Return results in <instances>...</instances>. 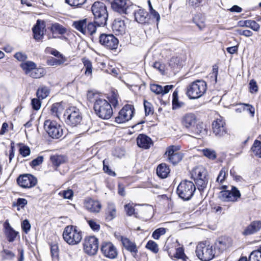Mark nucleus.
Masks as SVG:
<instances>
[{"instance_id": "obj_54", "label": "nucleus", "mask_w": 261, "mask_h": 261, "mask_svg": "<svg viewBox=\"0 0 261 261\" xmlns=\"http://www.w3.org/2000/svg\"><path fill=\"white\" fill-rule=\"evenodd\" d=\"M176 257L182 259L183 261H187L188 257L185 255L182 248H178L176 251Z\"/></svg>"}, {"instance_id": "obj_15", "label": "nucleus", "mask_w": 261, "mask_h": 261, "mask_svg": "<svg viewBox=\"0 0 261 261\" xmlns=\"http://www.w3.org/2000/svg\"><path fill=\"white\" fill-rule=\"evenodd\" d=\"M100 249L103 255L110 259H115L118 255L116 247L110 242H103Z\"/></svg>"}, {"instance_id": "obj_42", "label": "nucleus", "mask_w": 261, "mask_h": 261, "mask_svg": "<svg viewBox=\"0 0 261 261\" xmlns=\"http://www.w3.org/2000/svg\"><path fill=\"white\" fill-rule=\"evenodd\" d=\"M63 110L62 105L60 103H55L51 107L50 112L53 115L57 117H59V115Z\"/></svg>"}, {"instance_id": "obj_58", "label": "nucleus", "mask_w": 261, "mask_h": 261, "mask_svg": "<svg viewBox=\"0 0 261 261\" xmlns=\"http://www.w3.org/2000/svg\"><path fill=\"white\" fill-rule=\"evenodd\" d=\"M19 153L23 156L26 157L30 155L31 150L30 148L27 146H22L19 148Z\"/></svg>"}, {"instance_id": "obj_51", "label": "nucleus", "mask_w": 261, "mask_h": 261, "mask_svg": "<svg viewBox=\"0 0 261 261\" xmlns=\"http://www.w3.org/2000/svg\"><path fill=\"white\" fill-rule=\"evenodd\" d=\"M87 0H65V2L70 6L75 7H80L84 4Z\"/></svg>"}, {"instance_id": "obj_38", "label": "nucleus", "mask_w": 261, "mask_h": 261, "mask_svg": "<svg viewBox=\"0 0 261 261\" xmlns=\"http://www.w3.org/2000/svg\"><path fill=\"white\" fill-rule=\"evenodd\" d=\"M49 93V89L46 86H42L38 88L36 95L38 98L44 99L48 95Z\"/></svg>"}, {"instance_id": "obj_47", "label": "nucleus", "mask_w": 261, "mask_h": 261, "mask_svg": "<svg viewBox=\"0 0 261 261\" xmlns=\"http://www.w3.org/2000/svg\"><path fill=\"white\" fill-rule=\"evenodd\" d=\"M33 78L38 79L43 76L44 70L43 68H37L36 67L29 74Z\"/></svg>"}, {"instance_id": "obj_64", "label": "nucleus", "mask_w": 261, "mask_h": 261, "mask_svg": "<svg viewBox=\"0 0 261 261\" xmlns=\"http://www.w3.org/2000/svg\"><path fill=\"white\" fill-rule=\"evenodd\" d=\"M249 90L251 93H256L258 91V86L254 80H251L249 82Z\"/></svg>"}, {"instance_id": "obj_14", "label": "nucleus", "mask_w": 261, "mask_h": 261, "mask_svg": "<svg viewBox=\"0 0 261 261\" xmlns=\"http://www.w3.org/2000/svg\"><path fill=\"white\" fill-rule=\"evenodd\" d=\"M99 42L110 49H116L118 44V40L112 34H101L99 36Z\"/></svg>"}, {"instance_id": "obj_52", "label": "nucleus", "mask_w": 261, "mask_h": 261, "mask_svg": "<svg viewBox=\"0 0 261 261\" xmlns=\"http://www.w3.org/2000/svg\"><path fill=\"white\" fill-rule=\"evenodd\" d=\"M146 247L152 251L153 253H157L159 251L158 246L157 244L151 240L148 242L146 245Z\"/></svg>"}, {"instance_id": "obj_19", "label": "nucleus", "mask_w": 261, "mask_h": 261, "mask_svg": "<svg viewBox=\"0 0 261 261\" xmlns=\"http://www.w3.org/2000/svg\"><path fill=\"white\" fill-rule=\"evenodd\" d=\"M131 13L134 14L135 20L139 23H146L149 20L148 14L144 9H140L136 6Z\"/></svg>"}, {"instance_id": "obj_23", "label": "nucleus", "mask_w": 261, "mask_h": 261, "mask_svg": "<svg viewBox=\"0 0 261 261\" xmlns=\"http://www.w3.org/2000/svg\"><path fill=\"white\" fill-rule=\"evenodd\" d=\"M206 170L202 166H198L194 168L191 172V177L195 181V184L197 186V183L202 182L203 180H200V176L204 177L205 174H206Z\"/></svg>"}, {"instance_id": "obj_18", "label": "nucleus", "mask_w": 261, "mask_h": 261, "mask_svg": "<svg viewBox=\"0 0 261 261\" xmlns=\"http://www.w3.org/2000/svg\"><path fill=\"white\" fill-rule=\"evenodd\" d=\"M196 122L197 117L193 113H187L184 115L181 118L182 125L187 129L194 127Z\"/></svg>"}, {"instance_id": "obj_7", "label": "nucleus", "mask_w": 261, "mask_h": 261, "mask_svg": "<svg viewBox=\"0 0 261 261\" xmlns=\"http://www.w3.org/2000/svg\"><path fill=\"white\" fill-rule=\"evenodd\" d=\"M82 115L80 110L75 107H70L66 109L64 114V121L66 124L72 127L80 124L82 120Z\"/></svg>"}, {"instance_id": "obj_45", "label": "nucleus", "mask_w": 261, "mask_h": 261, "mask_svg": "<svg viewBox=\"0 0 261 261\" xmlns=\"http://www.w3.org/2000/svg\"><path fill=\"white\" fill-rule=\"evenodd\" d=\"M169 65L172 68H180L182 65V60L178 57H172L169 62Z\"/></svg>"}, {"instance_id": "obj_57", "label": "nucleus", "mask_w": 261, "mask_h": 261, "mask_svg": "<svg viewBox=\"0 0 261 261\" xmlns=\"http://www.w3.org/2000/svg\"><path fill=\"white\" fill-rule=\"evenodd\" d=\"M227 170L225 168H223L219 172V174L217 177V181L222 183L225 179L226 174Z\"/></svg>"}, {"instance_id": "obj_36", "label": "nucleus", "mask_w": 261, "mask_h": 261, "mask_svg": "<svg viewBox=\"0 0 261 261\" xmlns=\"http://www.w3.org/2000/svg\"><path fill=\"white\" fill-rule=\"evenodd\" d=\"M193 22L200 30L205 27V18L200 14L197 15L193 18Z\"/></svg>"}, {"instance_id": "obj_53", "label": "nucleus", "mask_w": 261, "mask_h": 261, "mask_svg": "<svg viewBox=\"0 0 261 261\" xmlns=\"http://www.w3.org/2000/svg\"><path fill=\"white\" fill-rule=\"evenodd\" d=\"M109 162L106 159L103 161V169L105 172L107 173L110 175L115 176L116 173L113 171L111 169L109 168L108 166Z\"/></svg>"}, {"instance_id": "obj_62", "label": "nucleus", "mask_w": 261, "mask_h": 261, "mask_svg": "<svg viewBox=\"0 0 261 261\" xmlns=\"http://www.w3.org/2000/svg\"><path fill=\"white\" fill-rule=\"evenodd\" d=\"M124 209L127 215L128 216H131L135 214V208L132 204L128 203L125 204Z\"/></svg>"}, {"instance_id": "obj_32", "label": "nucleus", "mask_w": 261, "mask_h": 261, "mask_svg": "<svg viewBox=\"0 0 261 261\" xmlns=\"http://www.w3.org/2000/svg\"><path fill=\"white\" fill-rule=\"evenodd\" d=\"M97 27H98L95 22V20L93 22H89L88 24L86 23L85 30H84V35H90L93 37L94 34L96 33Z\"/></svg>"}, {"instance_id": "obj_17", "label": "nucleus", "mask_w": 261, "mask_h": 261, "mask_svg": "<svg viewBox=\"0 0 261 261\" xmlns=\"http://www.w3.org/2000/svg\"><path fill=\"white\" fill-rule=\"evenodd\" d=\"M178 149L177 147L171 146L167 148L165 152V154L168 156L169 161L173 165L177 164L182 158L181 153L177 151Z\"/></svg>"}, {"instance_id": "obj_11", "label": "nucleus", "mask_w": 261, "mask_h": 261, "mask_svg": "<svg viewBox=\"0 0 261 261\" xmlns=\"http://www.w3.org/2000/svg\"><path fill=\"white\" fill-rule=\"evenodd\" d=\"M85 252L90 255L96 254L98 249V241L94 236H89L85 238L84 243Z\"/></svg>"}, {"instance_id": "obj_22", "label": "nucleus", "mask_w": 261, "mask_h": 261, "mask_svg": "<svg viewBox=\"0 0 261 261\" xmlns=\"http://www.w3.org/2000/svg\"><path fill=\"white\" fill-rule=\"evenodd\" d=\"M231 245L230 239L225 238H221L217 240L215 243V250H218L219 253L226 250Z\"/></svg>"}, {"instance_id": "obj_8", "label": "nucleus", "mask_w": 261, "mask_h": 261, "mask_svg": "<svg viewBox=\"0 0 261 261\" xmlns=\"http://www.w3.org/2000/svg\"><path fill=\"white\" fill-rule=\"evenodd\" d=\"M44 128L48 136L53 139H59L63 135L62 126L56 121L46 120L44 122Z\"/></svg>"}, {"instance_id": "obj_21", "label": "nucleus", "mask_w": 261, "mask_h": 261, "mask_svg": "<svg viewBox=\"0 0 261 261\" xmlns=\"http://www.w3.org/2000/svg\"><path fill=\"white\" fill-rule=\"evenodd\" d=\"M261 229V221H254L252 222L244 229L242 232L244 236H249L256 233Z\"/></svg>"}, {"instance_id": "obj_2", "label": "nucleus", "mask_w": 261, "mask_h": 261, "mask_svg": "<svg viewBox=\"0 0 261 261\" xmlns=\"http://www.w3.org/2000/svg\"><path fill=\"white\" fill-rule=\"evenodd\" d=\"M94 109L96 115L103 119H110L113 114L111 105L103 98H99L95 100Z\"/></svg>"}, {"instance_id": "obj_60", "label": "nucleus", "mask_w": 261, "mask_h": 261, "mask_svg": "<svg viewBox=\"0 0 261 261\" xmlns=\"http://www.w3.org/2000/svg\"><path fill=\"white\" fill-rule=\"evenodd\" d=\"M150 90L151 91L156 94H161L162 91V86L156 85V84H152L150 85Z\"/></svg>"}, {"instance_id": "obj_16", "label": "nucleus", "mask_w": 261, "mask_h": 261, "mask_svg": "<svg viewBox=\"0 0 261 261\" xmlns=\"http://www.w3.org/2000/svg\"><path fill=\"white\" fill-rule=\"evenodd\" d=\"M221 199L225 201L235 202L241 197L239 190L235 187L232 186L230 190H225L220 192Z\"/></svg>"}, {"instance_id": "obj_56", "label": "nucleus", "mask_w": 261, "mask_h": 261, "mask_svg": "<svg viewBox=\"0 0 261 261\" xmlns=\"http://www.w3.org/2000/svg\"><path fill=\"white\" fill-rule=\"evenodd\" d=\"M109 101L110 103L114 108L116 107L118 104V95L117 94L113 92L109 97Z\"/></svg>"}, {"instance_id": "obj_41", "label": "nucleus", "mask_w": 261, "mask_h": 261, "mask_svg": "<svg viewBox=\"0 0 261 261\" xmlns=\"http://www.w3.org/2000/svg\"><path fill=\"white\" fill-rule=\"evenodd\" d=\"M248 261H261V246L250 253Z\"/></svg>"}, {"instance_id": "obj_37", "label": "nucleus", "mask_w": 261, "mask_h": 261, "mask_svg": "<svg viewBox=\"0 0 261 261\" xmlns=\"http://www.w3.org/2000/svg\"><path fill=\"white\" fill-rule=\"evenodd\" d=\"M86 23L87 20L85 19L73 22L72 26L84 34V30H85L86 27Z\"/></svg>"}, {"instance_id": "obj_61", "label": "nucleus", "mask_w": 261, "mask_h": 261, "mask_svg": "<svg viewBox=\"0 0 261 261\" xmlns=\"http://www.w3.org/2000/svg\"><path fill=\"white\" fill-rule=\"evenodd\" d=\"M45 51L46 53H50V54H51L52 55H53L56 57L61 58L62 57H64L57 50L54 49V48H51L50 47H47L45 49Z\"/></svg>"}, {"instance_id": "obj_55", "label": "nucleus", "mask_w": 261, "mask_h": 261, "mask_svg": "<svg viewBox=\"0 0 261 261\" xmlns=\"http://www.w3.org/2000/svg\"><path fill=\"white\" fill-rule=\"evenodd\" d=\"M203 0H187V3L189 6L196 9L201 6Z\"/></svg>"}, {"instance_id": "obj_6", "label": "nucleus", "mask_w": 261, "mask_h": 261, "mask_svg": "<svg viewBox=\"0 0 261 261\" xmlns=\"http://www.w3.org/2000/svg\"><path fill=\"white\" fill-rule=\"evenodd\" d=\"M196 253L200 260L210 261L215 257L216 251L213 249L212 245L206 242H201L196 246Z\"/></svg>"}, {"instance_id": "obj_48", "label": "nucleus", "mask_w": 261, "mask_h": 261, "mask_svg": "<svg viewBox=\"0 0 261 261\" xmlns=\"http://www.w3.org/2000/svg\"><path fill=\"white\" fill-rule=\"evenodd\" d=\"M1 254L3 260L12 259L15 256L12 251L5 249L1 252Z\"/></svg>"}, {"instance_id": "obj_28", "label": "nucleus", "mask_w": 261, "mask_h": 261, "mask_svg": "<svg viewBox=\"0 0 261 261\" xmlns=\"http://www.w3.org/2000/svg\"><path fill=\"white\" fill-rule=\"evenodd\" d=\"M4 226L5 229V235L8 241L10 242H13L18 233V232L13 229L8 221L4 223Z\"/></svg>"}, {"instance_id": "obj_29", "label": "nucleus", "mask_w": 261, "mask_h": 261, "mask_svg": "<svg viewBox=\"0 0 261 261\" xmlns=\"http://www.w3.org/2000/svg\"><path fill=\"white\" fill-rule=\"evenodd\" d=\"M121 242L124 247L128 251H130L134 256L138 252L137 246L135 243L131 242L126 238H121Z\"/></svg>"}, {"instance_id": "obj_43", "label": "nucleus", "mask_w": 261, "mask_h": 261, "mask_svg": "<svg viewBox=\"0 0 261 261\" xmlns=\"http://www.w3.org/2000/svg\"><path fill=\"white\" fill-rule=\"evenodd\" d=\"M200 180H203V183H197V187L199 191L201 192H203L205 189L207 187V185L208 182V174L207 172L206 171V174H205L204 177L203 176H200L199 177Z\"/></svg>"}, {"instance_id": "obj_1", "label": "nucleus", "mask_w": 261, "mask_h": 261, "mask_svg": "<svg viewBox=\"0 0 261 261\" xmlns=\"http://www.w3.org/2000/svg\"><path fill=\"white\" fill-rule=\"evenodd\" d=\"M91 11L96 24L99 27L105 25L108 16L105 5L103 3L96 2L92 5Z\"/></svg>"}, {"instance_id": "obj_40", "label": "nucleus", "mask_w": 261, "mask_h": 261, "mask_svg": "<svg viewBox=\"0 0 261 261\" xmlns=\"http://www.w3.org/2000/svg\"><path fill=\"white\" fill-rule=\"evenodd\" d=\"M251 150L255 156L261 158V142L257 140H255L251 147Z\"/></svg>"}, {"instance_id": "obj_59", "label": "nucleus", "mask_w": 261, "mask_h": 261, "mask_svg": "<svg viewBox=\"0 0 261 261\" xmlns=\"http://www.w3.org/2000/svg\"><path fill=\"white\" fill-rule=\"evenodd\" d=\"M31 105L34 110L38 111L40 109L41 102L39 99L33 98L31 100Z\"/></svg>"}, {"instance_id": "obj_12", "label": "nucleus", "mask_w": 261, "mask_h": 261, "mask_svg": "<svg viewBox=\"0 0 261 261\" xmlns=\"http://www.w3.org/2000/svg\"><path fill=\"white\" fill-rule=\"evenodd\" d=\"M134 108L131 105H126L119 112L115 118V121L118 123H122L130 120L134 115Z\"/></svg>"}, {"instance_id": "obj_10", "label": "nucleus", "mask_w": 261, "mask_h": 261, "mask_svg": "<svg viewBox=\"0 0 261 261\" xmlns=\"http://www.w3.org/2000/svg\"><path fill=\"white\" fill-rule=\"evenodd\" d=\"M212 129L213 133L217 138H221L228 135L226 123L222 118L214 120L212 124Z\"/></svg>"}, {"instance_id": "obj_9", "label": "nucleus", "mask_w": 261, "mask_h": 261, "mask_svg": "<svg viewBox=\"0 0 261 261\" xmlns=\"http://www.w3.org/2000/svg\"><path fill=\"white\" fill-rule=\"evenodd\" d=\"M111 7L113 10L120 14H130L135 5L131 4L129 0H115L112 2Z\"/></svg>"}, {"instance_id": "obj_46", "label": "nucleus", "mask_w": 261, "mask_h": 261, "mask_svg": "<svg viewBox=\"0 0 261 261\" xmlns=\"http://www.w3.org/2000/svg\"><path fill=\"white\" fill-rule=\"evenodd\" d=\"M203 154L208 159L214 160L217 158L216 151L212 149L205 148L202 150Z\"/></svg>"}, {"instance_id": "obj_5", "label": "nucleus", "mask_w": 261, "mask_h": 261, "mask_svg": "<svg viewBox=\"0 0 261 261\" xmlns=\"http://www.w3.org/2000/svg\"><path fill=\"white\" fill-rule=\"evenodd\" d=\"M195 190V185L192 181L184 180L178 186L176 192L180 198L184 200H189L193 196Z\"/></svg>"}, {"instance_id": "obj_31", "label": "nucleus", "mask_w": 261, "mask_h": 261, "mask_svg": "<svg viewBox=\"0 0 261 261\" xmlns=\"http://www.w3.org/2000/svg\"><path fill=\"white\" fill-rule=\"evenodd\" d=\"M116 216V208L113 203L109 202L106 210V219L111 221Z\"/></svg>"}, {"instance_id": "obj_49", "label": "nucleus", "mask_w": 261, "mask_h": 261, "mask_svg": "<svg viewBox=\"0 0 261 261\" xmlns=\"http://www.w3.org/2000/svg\"><path fill=\"white\" fill-rule=\"evenodd\" d=\"M166 232V229L165 228H159L155 229L152 234V237L155 240L159 239L160 237L164 234Z\"/></svg>"}, {"instance_id": "obj_30", "label": "nucleus", "mask_w": 261, "mask_h": 261, "mask_svg": "<svg viewBox=\"0 0 261 261\" xmlns=\"http://www.w3.org/2000/svg\"><path fill=\"white\" fill-rule=\"evenodd\" d=\"M156 171L158 176L162 178H165L170 173V169L166 164L161 163L157 167Z\"/></svg>"}, {"instance_id": "obj_3", "label": "nucleus", "mask_w": 261, "mask_h": 261, "mask_svg": "<svg viewBox=\"0 0 261 261\" xmlns=\"http://www.w3.org/2000/svg\"><path fill=\"white\" fill-rule=\"evenodd\" d=\"M207 85L203 80H196L187 87V94L190 99H197L206 92Z\"/></svg>"}, {"instance_id": "obj_26", "label": "nucleus", "mask_w": 261, "mask_h": 261, "mask_svg": "<svg viewBox=\"0 0 261 261\" xmlns=\"http://www.w3.org/2000/svg\"><path fill=\"white\" fill-rule=\"evenodd\" d=\"M84 206L88 211L92 213H98L101 208V205L98 201L92 199L86 200Z\"/></svg>"}, {"instance_id": "obj_50", "label": "nucleus", "mask_w": 261, "mask_h": 261, "mask_svg": "<svg viewBox=\"0 0 261 261\" xmlns=\"http://www.w3.org/2000/svg\"><path fill=\"white\" fill-rule=\"evenodd\" d=\"M144 107L146 116L149 115L150 114H152L153 113V109L150 102L144 100Z\"/></svg>"}, {"instance_id": "obj_35", "label": "nucleus", "mask_w": 261, "mask_h": 261, "mask_svg": "<svg viewBox=\"0 0 261 261\" xmlns=\"http://www.w3.org/2000/svg\"><path fill=\"white\" fill-rule=\"evenodd\" d=\"M66 61V59L64 57H62L60 59L51 57L47 60V64L49 66H59L63 64Z\"/></svg>"}, {"instance_id": "obj_33", "label": "nucleus", "mask_w": 261, "mask_h": 261, "mask_svg": "<svg viewBox=\"0 0 261 261\" xmlns=\"http://www.w3.org/2000/svg\"><path fill=\"white\" fill-rule=\"evenodd\" d=\"M21 67L25 71L27 74H29L36 67L35 63L32 61H27L22 63L20 65Z\"/></svg>"}, {"instance_id": "obj_24", "label": "nucleus", "mask_w": 261, "mask_h": 261, "mask_svg": "<svg viewBox=\"0 0 261 261\" xmlns=\"http://www.w3.org/2000/svg\"><path fill=\"white\" fill-rule=\"evenodd\" d=\"M112 28L116 35H120L125 33L126 26L123 20L117 18L114 21Z\"/></svg>"}, {"instance_id": "obj_34", "label": "nucleus", "mask_w": 261, "mask_h": 261, "mask_svg": "<svg viewBox=\"0 0 261 261\" xmlns=\"http://www.w3.org/2000/svg\"><path fill=\"white\" fill-rule=\"evenodd\" d=\"M50 160L54 166L58 167L65 162V158L62 155H53L50 157Z\"/></svg>"}, {"instance_id": "obj_20", "label": "nucleus", "mask_w": 261, "mask_h": 261, "mask_svg": "<svg viewBox=\"0 0 261 261\" xmlns=\"http://www.w3.org/2000/svg\"><path fill=\"white\" fill-rule=\"evenodd\" d=\"M45 24L44 21L37 20V23L33 28L34 38L37 41H39L43 38Z\"/></svg>"}, {"instance_id": "obj_39", "label": "nucleus", "mask_w": 261, "mask_h": 261, "mask_svg": "<svg viewBox=\"0 0 261 261\" xmlns=\"http://www.w3.org/2000/svg\"><path fill=\"white\" fill-rule=\"evenodd\" d=\"M172 109L173 110L181 108L184 105V102H180L178 99V93L174 91L172 94Z\"/></svg>"}, {"instance_id": "obj_25", "label": "nucleus", "mask_w": 261, "mask_h": 261, "mask_svg": "<svg viewBox=\"0 0 261 261\" xmlns=\"http://www.w3.org/2000/svg\"><path fill=\"white\" fill-rule=\"evenodd\" d=\"M137 143L139 147L144 149H148L153 145L150 138L144 134H140L137 138Z\"/></svg>"}, {"instance_id": "obj_63", "label": "nucleus", "mask_w": 261, "mask_h": 261, "mask_svg": "<svg viewBox=\"0 0 261 261\" xmlns=\"http://www.w3.org/2000/svg\"><path fill=\"white\" fill-rule=\"evenodd\" d=\"M241 107L244 110H246L250 113L252 116H254V108L249 104L241 103L240 104Z\"/></svg>"}, {"instance_id": "obj_13", "label": "nucleus", "mask_w": 261, "mask_h": 261, "mask_svg": "<svg viewBox=\"0 0 261 261\" xmlns=\"http://www.w3.org/2000/svg\"><path fill=\"white\" fill-rule=\"evenodd\" d=\"M18 185L23 188H31L35 187L37 183V179L31 174L20 175L17 179Z\"/></svg>"}, {"instance_id": "obj_44", "label": "nucleus", "mask_w": 261, "mask_h": 261, "mask_svg": "<svg viewBox=\"0 0 261 261\" xmlns=\"http://www.w3.org/2000/svg\"><path fill=\"white\" fill-rule=\"evenodd\" d=\"M82 60L84 64V67L86 68V70L85 72V75L87 76L91 75L92 73V63L89 60L85 58H83Z\"/></svg>"}, {"instance_id": "obj_27", "label": "nucleus", "mask_w": 261, "mask_h": 261, "mask_svg": "<svg viewBox=\"0 0 261 261\" xmlns=\"http://www.w3.org/2000/svg\"><path fill=\"white\" fill-rule=\"evenodd\" d=\"M50 31L54 38H61V37L57 36V35H63L65 34L67 32V29L60 23H54L50 26Z\"/></svg>"}, {"instance_id": "obj_4", "label": "nucleus", "mask_w": 261, "mask_h": 261, "mask_svg": "<svg viewBox=\"0 0 261 261\" xmlns=\"http://www.w3.org/2000/svg\"><path fill=\"white\" fill-rule=\"evenodd\" d=\"M64 241L69 245L78 244L82 239V231L73 225L67 226L63 232Z\"/></svg>"}]
</instances>
